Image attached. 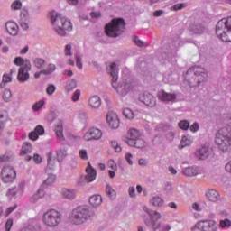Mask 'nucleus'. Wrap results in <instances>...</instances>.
<instances>
[{
  "label": "nucleus",
  "instance_id": "1",
  "mask_svg": "<svg viewBox=\"0 0 231 231\" xmlns=\"http://www.w3.org/2000/svg\"><path fill=\"white\" fill-rule=\"evenodd\" d=\"M208 79L207 69L199 66L189 68L184 75V79L189 88H198L207 82Z\"/></svg>",
  "mask_w": 231,
  "mask_h": 231
},
{
  "label": "nucleus",
  "instance_id": "2",
  "mask_svg": "<svg viewBox=\"0 0 231 231\" xmlns=\"http://www.w3.org/2000/svg\"><path fill=\"white\" fill-rule=\"evenodd\" d=\"M107 72L112 77V88L116 89L118 95L121 97H125V95L131 91V83L123 81L118 85L116 84V82H118V67L116 66V62H113L110 65V67L107 69Z\"/></svg>",
  "mask_w": 231,
  "mask_h": 231
},
{
  "label": "nucleus",
  "instance_id": "3",
  "mask_svg": "<svg viewBox=\"0 0 231 231\" xmlns=\"http://www.w3.org/2000/svg\"><path fill=\"white\" fill-rule=\"evenodd\" d=\"M143 210L146 212V214H148L150 217L144 219V225H146L148 228H152L153 231L160 230V228H162L160 231L171 230V226H169V224L163 225L162 226V223L158 221L159 219H162V214H160V212L149 209L147 207H144Z\"/></svg>",
  "mask_w": 231,
  "mask_h": 231
},
{
  "label": "nucleus",
  "instance_id": "4",
  "mask_svg": "<svg viewBox=\"0 0 231 231\" xmlns=\"http://www.w3.org/2000/svg\"><path fill=\"white\" fill-rule=\"evenodd\" d=\"M90 217L91 211H89V208L88 206H79L71 211L69 221L71 225L79 226L87 223Z\"/></svg>",
  "mask_w": 231,
  "mask_h": 231
},
{
  "label": "nucleus",
  "instance_id": "5",
  "mask_svg": "<svg viewBox=\"0 0 231 231\" xmlns=\"http://www.w3.org/2000/svg\"><path fill=\"white\" fill-rule=\"evenodd\" d=\"M215 143L218 145V149L224 152L231 151V131L223 127L216 134Z\"/></svg>",
  "mask_w": 231,
  "mask_h": 231
},
{
  "label": "nucleus",
  "instance_id": "6",
  "mask_svg": "<svg viewBox=\"0 0 231 231\" xmlns=\"http://www.w3.org/2000/svg\"><path fill=\"white\" fill-rule=\"evenodd\" d=\"M125 32V21L123 18H115L105 26V33L107 37H120Z\"/></svg>",
  "mask_w": 231,
  "mask_h": 231
},
{
  "label": "nucleus",
  "instance_id": "7",
  "mask_svg": "<svg viewBox=\"0 0 231 231\" xmlns=\"http://www.w3.org/2000/svg\"><path fill=\"white\" fill-rule=\"evenodd\" d=\"M17 178V172H15V170L12 166L5 165L2 168L1 171V179L3 183L11 184L15 181V179Z\"/></svg>",
  "mask_w": 231,
  "mask_h": 231
},
{
  "label": "nucleus",
  "instance_id": "8",
  "mask_svg": "<svg viewBox=\"0 0 231 231\" xmlns=\"http://www.w3.org/2000/svg\"><path fill=\"white\" fill-rule=\"evenodd\" d=\"M30 71H32V63L30 62V60H26L25 65L20 67V69H18V82H20L21 84L28 82V80L30 79Z\"/></svg>",
  "mask_w": 231,
  "mask_h": 231
},
{
  "label": "nucleus",
  "instance_id": "9",
  "mask_svg": "<svg viewBox=\"0 0 231 231\" xmlns=\"http://www.w3.org/2000/svg\"><path fill=\"white\" fill-rule=\"evenodd\" d=\"M43 223L47 226H57L59 225V211L55 209H50L43 214Z\"/></svg>",
  "mask_w": 231,
  "mask_h": 231
},
{
  "label": "nucleus",
  "instance_id": "10",
  "mask_svg": "<svg viewBox=\"0 0 231 231\" xmlns=\"http://www.w3.org/2000/svg\"><path fill=\"white\" fill-rule=\"evenodd\" d=\"M188 30L194 35H203V33H207L208 32L207 26L199 22H194L190 23L188 27Z\"/></svg>",
  "mask_w": 231,
  "mask_h": 231
},
{
  "label": "nucleus",
  "instance_id": "11",
  "mask_svg": "<svg viewBox=\"0 0 231 231\" xmlns=\"http://www.w3.org/2000/svg\"><path fill=\"white\" fill-rule=\"evenodd\" d=\"M195 226L202 231H217V223L214 220H202L198 222Z\"/></svg>",
  "mask_w": 231,
  "mask_h": 231
},
{
  "label": "nucleus",
  "instance_id": "12",
  "mask_svg": "<svg viewBox=\"0 0 231 231\" xmlns=\"http://www.w3.org/2000/svg\"><path fill=\"white\" fill-rule=\"evenodd\" d=\"M87 175L81 177L78 181L79 187H84L86 183H91L97 180V170H91L90 168L86 169Z\"/></svg>",
  "mask_w": 231,
  "mask_h": 231
},
{
  "label": "nucleus",
  "instance_id": "13",
  "mask_svg": "<svg viewBox=\"0 0 231 231\" xmlns=\"http://www.w3.org/2000/svg\"><path fill=\"white\" fill-rule=\"evenodd\" d=\"M59 17L61 21V27H59V35L66 37V32H71L73 30V23H71V21L68 20L66 17L60 16V14Z\"/></svg>",
  "mask_w": 231,
  "mask_h": 231
},
{
  "label": "nucleus",
  "instance_id": "14",
  "mask_svg": "<svg viewBox=\"0 0 231 231\" xmlns=\"http://www.w3.org/2000/svg\"><path fill=\"white\" fill-rule=\"evenodd\" d=\"M139 100L148 107H154L156 106V97L151 93H141Z\"/></svg>",
  "mask_w": 231,
  "mask_h": 231
},
{
  "label": "nucleus",
  "instance_id": "15",
  "mask_svg": "<svg viewBox=\"0 0 231 231\" xmlns=\"http://www.w3.org/2000/svg\"><path fill=\"white\" fill-rule=\"evenodd\" d=\"M106 120L112 129H118L120 127V119L115 112H108Z\"/></svg>",
  "mask_w": 231,
  "mask_h": 231
},
{
  "label": "nucleus",
  "instance_id": "16",
  "mask_svg": "<svg viewBox=\"0 0 231 231\" xmlns=\"http://www.w3.org/2000/svg\"><path fill=\"white\" fill-rule=\"evenodd\" d=\"M158 98L162 100V102H176V99L178 98V95L174 93H168L165 92V90H161L158 92Z\"/></svg>",
  "mask_w": 231,
  "mask_h": 231
},
{
  "label": "nucleus",
  "instance_id": "17",
  "mask_svg": "<svg viewBox=\"0 0 231 231\" xmlns=\"http://www.w3.org/2000/svg\"><path fill=\"white\" fill-rule=\"evenodd\" d=\"M84 138L87 142H90V140H100L102 138V131L97 128H91L85 134Z\"/></svg>",
  "mask_w": 231,
  "mask_h": 231
},
{
  "label": "nucleus",
  "instance_id": "18",
  "mask_svg": "<svg viewBox=\"0 0 231 231\" xmlns=\"http://www.w3.org/2000/svg\"><path fill=\"white\" fill-rule=\"evenodd\" d=\"M216 33L217 37L223 41V42H231V30L230 29H219V33L217 32V25H216Z\"/></svg>",
  "mask_w": 231,
  "mask_h": 231
},
{
  "label": "nucleus",
  "instance_id": "19",
  "mask_svg": "<svg viewBox=\"0 0 231 231\" xmlns=\"http://www.w3.org/2000/svg\"><path fill=\"white\" fill-rule=\"evenodd\" d=\"M48 17L51 21V24L54 32L59 33V23H57V19H59V14L55 10H52L48 14Z\"/></svg>",
  "mask_w": 231,
  "mask_h": 231
},
{
  "label": "nucleus",
  "instance_id": "20",
  "mask_svg": "<svg viewBox=\"0 0 231 231\" xmlns=\"http://www.w3.org/2000/svg\"><path fill=\"white\" fill-rule=\"evenodd\" d=\"M5 30L9 35L15 37L19 33V25L15 22H7L5 23Z\"/></svg>",
  "mask_w": 231,
  "mask_h": 231
},
{
  "label": "nucleus",
  "instance_id": "21",
  "mask_svg": "<svg viewBox=\"0 0 231 231\" xmlns=\"http://www.w3.org/2000/svg\"><path fill=\"white\" fill-rule=\"evenodd\" d=\"M223 28H225V30H231V16L218 21L217 23V32L218 34H220L219 30H223Z\"/></svg>",
  "mask_w": 231,
  "mask_h": 231
},
{
  "label": "nucleus",
  "instance_id": "22",
  "mask_svg": "<svg viewBox=\"0 0 231 231\" xmlns=\"http://www.w3.org/2000/svg\"><path fill=\"white\" fill-rule=\"evenodd\" d=\"M127 144L130 147H135L136 149H144V147L147 146V143H145V141L140 137L135 140H128Z\"/></svg>",
  "mask_w": 231,
  "mask_h": 231
},
{
  "label": "nucleus",
  "instance_id": "23",
  "mask_svg": "<svg viewBox=\"0 0 231 231\" xmlns=\"http://www.w3.org/2000/svg\"><path fill=\"white\" fill-rule=\"evenodd\" d=\"M206 197L213 203L221 200V195H219L216 189H209L208 192L206 193Z\"/></svg>",
  "mask_w": 231,
  "mask_h": 231
},
{
  "label": "nucleus",
  "instance_id": "24",
  "mask_svg": "<svg viewBox=\"0 0 231 231\" xmlns=\"http://www.w3.org/2000/svg\"><path fill=\"white\" fill-rule=\"evenodd\" d=\"M196 155L199 158V160H207V158L210 156V150L208 147L203 146L197 150Z\"/></svg>",
  "mask_w": 231,
  "mask_h": 231
},
{
  "label": "nucleus",
  "instance_id": "25",
  "mask_svg": "<svg viewBox=\"0 0 231 231\" xmlns=\"http://www.w3.org/2000/svg\"><path fill=\"white\" fill-rule=\"evenodd\" d=\"M88 104L90 107H93V109H98V107L102 106V100L100 99V97L93 96L89 98Z\"/></svg>",
  "mask_w": 231,
  "mask_h": 231
},
{
  "label": "nucleus",
  "instance_id": "26",
  "mask_svg": "<svg viewBox=\"0 0 231 231\" xmlns=\"http://www.w3.org/2000/svg\"><path fill=\"white\" fill-rule=\"evenodd\" d=\"M199 173V171L198 170V167L189 166L182 170V174L188 177L198 176Z\"/></svg>",
  "mask_w": 231,
  "mask_h": 231
},
{
  "label": "nucleus",
  "instance_id": "27",
  "mask_svg": "<svg viewBox=\"0 0 231 231\" xmlns=\"http://www.w3.org/2000/svg\"><path fill=\"white\" fill-rule=\"evenodd\" d=\"M140 138V133L136 129H130L128 131V137H124L123 140L127 143L129 140H137Z\"/></svg>",
  "mask_w": 231,
  "mask_h": 231
},
{
  "label": "nucleus",
  "instance_id": "28",
  "mask_svg": "<svg viewBox=\"0 0 231 231\" xmlns=\"http://www.w3.org/2000/svg\"><path fill=\"white\" fill-rule=\"evenodd\" d=\"M61 196L65 199H69L70 201H73V199H75V197H76L75 191H73L71 189H68L66 188H63L61 189Z\"/></svg>",
  "mask_w": 231,
  "mask_h": 231
},
{
  "label": "nucleus",
  "instance_id": "29",
  "mask_svg": "<svg viewBox=\"0 0 231 231\" xmlns=\"http://www.w3.org/2000/svg\"><path fill=\"white\" fill-rule=\"evenodd\" d=\"M89 203L92 205L95 208L97 207H100L102 205V196L100 195H94L89 198Z\"/></svg>",
  "mask_w": 231,
  "mask_h": 231
},
{
  "label": "nucleus",
  "instance_id": "30",
  "mask_svg": "<svg viewBox=\"0 0 231 231\" xmlns=\"http://www.w3.org/2000/svg\"><path fill=\"white\" fill-rule=\"evenodd\" d=\"M30 152H32V143L24 142L20 152V156H25V154H30Z\"/></svg>",
  "mask_w": 231,
  "mask_h": 231
},
{
  "label": "nucleus",
  "instance_id": "31",
  "mask_svg": "<svg viewBox=\"0 0 231 231\" xmlns=\"http://www.w3.org/2000/svg\"><path fill=\"white\" fill-rule=\"evenodd\" d=\"M106 194L110 199H116V190H115L109 184H107L106 187Z\"/></svg>",
  "mask_w": 231,
  "mask_h": 231
},
{
  "label": "nucleus",
  "instance_id": "32",
  "mask_svg": "<svg viewBox=\"0 0 231 231\" xmlns=\"http://www.w3.org/2000/svg\"><path fill=\"white\" fill-rule=\"evenodd\" d=\"M150 203L153 205V207H163V204L165 203V201L163 200V199L160 197H153L150 200Z\"/></svg>",
  "mask_w": 231,
  "mask_h": 231
},
{
  "label": "nucleus",
  "instance_id": "33",
  "mask_svg": "<svg viewBox=\"0 0 231 231\" xmlns=\"http://www.w3.org/2000/svg\"><path fill=\"white\" fill-rule=\"evenodd\" d=\"M46 194V192H44V189L42 188L38 190V193L33 195L30 201L31 203H37V200L39 199V198H44V195Z\"/></svg>",
  "mask_w": 231,
  "mask_h": 231
},
{
  "label": "nucleus",
  "instance_id": "34",
  "mask_svg": "<svg viewBox=\"0 0 231 231\" xmlns=\"http://www.w3.org/2000/svg\"><path fill=\"white\" fill-rule=\"evenodd\" d=\"M55 162L53 161V153L51 152H49L47 153V169L52 171Z\"/></svg>",
  "mask_w": 231,
  "mask_h": 231
},
{
  "label": "nucleus",
  "instance_id": "35",
  "mask_svg": "<svg viewBox=\"0 0 231 231\" xmlns=\"http://www.w3.org/2000/svg\"><path fill=\"white\" fill-rule=\"evenodd\" d=\"M77 88V80L75 79H69L67 81L65 89L69 93V91H73Z\"/></svg>",
  "mask_w": 231,
  "mask_h": 231
},
{
  "label": "nucleus",
  "instance_id": "36",
  "mask_svg": "<svg viewBox=\"0 0 231 231\" xmlns=\"http://www.w3.org/2000/svg\"><path fill=\"white\" fill-rule=\"evenodd\" d=\"M26 60H28V59L24 60L22 57H16L14 60V64H15V66H20V68H23V66H26Z\"/></svg>",
  "mask_w": 231,
  "mask_h": 231
},
{
  "label": "nucleus",
  "instance_id": "37",
  "mask_svg": "<svg viewBox=\"0 0 231 231\" xmlns=\"http://www.w3.org/2000/svg\"><path fill=\"white\" fill-rule=\"evenodd\" d=\"M2 98L5 102H11L12 100V92L10 91V89H5Z\"/></svg>",
  "mask_w": 231,
  "mask_h": 231
},
{
  "label": "nucleus",
  "instance_id": "38",
  "mask_svg": "<svg viewBox=\"0 0 231 231\" xmlns=\"http://www.w3.org/2000/svg\"><path fill=\"white\" fill-rule=\"evenodd\" d=\"M14 160V155L12 153H5L4 155H0V163L5 162H12Z\"/></svg>",
  "mask_w": 231,
  "mask_h": 231
},
{
  "label": "nucleus",
  "instance_id": "39",
  "mask_svg": "<svg viewBox=\"0 0 231 231\" xmlns=\"http://www.w3.org/2000/svg\"><path fill=\"white\" fill-rule=\"evenodd\" d=\"M123 115L124 116H125V118H128L129 120H133V118H134V113H133V110H131L130 108H125L123 111Z\"/></svg>",
  "mask_w": 231,
  "mask_h": 231
},
{
  "label": "nucleus",
  "instance_id": "40",
  "mask_svg": "<svg viewBox=\"0 0 231 231\" xmlns=\"http://www.w3.org/2000/svg\"><path fill=\"white\" fill-rule=\"evenodd\" d=\"M179 127L180 129H182L183 131H188L189 127H190V123L187 120H182L179 122Z\"/></svg>",
  "mask_w": 231,
  "mask_h": 231
},
{
  "label": "nucleus",
  "instance_id": "41",
  "mask_svg": "<svg viewBox=\"0 0 231 231\" xmlns=\"http://www.w3.org/2000/svg\"><path fill=\"white\" fill-rule=\"evenodd\" d=\"M66 156H68V148L66 146H64L63 148H60V150L59 162H62L64 160V158H66Z\"/></svg>",
  "mask_w": 231,
  "mask_h": 231
},
{
  "label": "nucleus",
  "instance_id": "42",
  "mask_svg": "<svg viewBox=\"0 0 231 231\" xmlns=\"http://www.w3.org/2000/svg\"><path fill=\"white\" fill-rule=\"evenodd\" d=\"M55 182V177L53 175L49 176L47 180L42 184V189H44L46 185H51Z\"/></svg>",
  "mask_w": 231,
  "mask_h": 231
},
{
  "label": "nucleus",
  "instance_id": "43",
  "mask_svg": "<svg viewBox=\"0 0 231 231\" xmlns=\"http://www.w3.org/2000/svg\"><path fill=\"white\" fill-rule=\"evenodd\" d=\"M11 8L12 10H21V8H23V3L21 0H15L12 3Z\"/></svg>",
  "mask_w": 231,
  "mask_h": 231
},
{
  "label": "nucleus",
  "instance_id": "44",
  "mask_svg": "<svg viewBox=\"0 0 231 231\" xmlns=\"http://www.w3.org/2000/svg\"><path fill=\"white\" fill-rule=\"evenodd\" d=\"M64 127L62 126V121H60V128H59V140L60 142H65L66 141V137H64Z\"/></svg>",
  "mask_w": 231,
  "mask_h": 231
},
{
  "label": "nucleus",
  "instance_id": "45",
  "mask_svg": "<svg viewBox=\"0 0 231 231\" xmlns=\"http://www.w3.org/2000/svg\"><path fill=\"white\" fill-rule=\"evenodd\" d=\"M47 120L50 124H53L57 120V114L54 111H51L47 116Z\"/></svg>",
  "mask_w": 231,
  "mask_h": 231
},
{
  "label": "nucleus",
  "instance_id": "46",
  "mask_svg": "<svg viewBox=\"0 0 231 231\" xmlns=\"http://www.w3.org/2000/svg\"><path fill=\"white\" fill-rule=\"evenodd\" d=\"M45 102L44 100H40L33 104L32 109L33 111H39L40 109H42V106H44Z\"/></svg>",
  "mask_w": 231,
  "mask_h": 231
},
{
  "label": "nucleus",
  "instance_id": "47",
  "mask_svg": "<svg viewBox=\"0 0 231 231\" xmlns=\"http://www.w3.org/2000/svg\"><path fill=\"white\" fill-rule=\"evenodd\" d=\"M220 226L221 228H230L231 227V221L228 218L224 220H220Z\"/></svg>",
  "mask_w": 231,
  "mask_h": 231
},
{
  "label": "nucleus",
  "instance_id": "48",
  "mask_svg": "<svg viewBox=\"0 0 231 231\" xmlns=\"http://www.w3.org/2000/svg\"><path fill=\"white\" fill-rule=\"evenodd\" d=\"M187 145H190V139L187 138V136H183L180 147V149H183L184 147H187Z\"/></svg>",
  "mask_w": 231,
  "mask_h": 231
},
{
  "label": "nucleus",
  "instance_id": "49",
  "mask_svg": "<svg viewBox=\"0 0 231 231\" xmlns=\"http://www.w3.org/2000/svg\"><path fill=\"white\" fill-rule=\"evenodd\" d=\"M44 60L43 59H41V58H36L34 60V66L36 68H38V69H41V68H42V66H44Z\"/></svg>",
  "mask_w": 231,
  "mask_h": 231
},
{
  "label": "nucleus",
  "instance_id": "50",
  "mask_svg": "<svg viewBox=\"0 0 231 231\" xmlns=\"http://www.w3.org/2000/svg\"><path fill=\"white\" fill-rule=\"evenodd\" d=\"M133 41H134V42H135L136 46H139V48H143V46H145V42L143 41L140 40V38H138V36H134Z\"/></svg>",
  "mask_w": 231,
  "mask_h": 231
},
{
  "label": "nucleus",
  "instance_id": "51",
  "mask_svg": "<svg viewBox=\"0 0 231 231\" xmlns=\"http://www.w3.org/2000/svg\"><path fill=\"white\" fill-rule=\"evenodd\" d=\"M56 89H57V88L55 87V85L51 84L47 87L46 93H47V95L51 96L55 93Z\"/></svg>",
  "mask_w": 231,
  "mask_h": 231
},
{
  "label": "nucleus",
  "instance_id": "52",
  "mask_svg": "<svg viewBox=\"0 0 231 231\" xmlns=\"http://www.w3.org/2000/svg\"><path fill=\"white\" fill-rule=\"evenodd\" d=\"M29 138L32 142H37V140H39V134H37V132L35 130H33V131L29 133Z\"/></svg>",
  "mask_w": 231,
  "mask_h": 231
},
{
  "label": "nucleus",
  "instance_id": "53",
  "mask_svg": "<svg viewBox=\"0 0 231 231\" xmlns=\"http://www.w3.org/2000/svg\"><path fill=\"white\" fill-rule=\"evenodd\" d=\"M76 57V66L79 69H82V57L79 55V52L75 54Z\"/></svg>",
  "mask_w": 231,
  "mask_h": 231
},
{
  "label": "nucleus",
  "instance_id": "54",
  "mask_svg": "<svg viewBox=\"0 0 231 231\" xmlns=\"http://www.w3.org/2000/svg\"><path fill=\"white\" fill-rule=\"evenodd\" d=\"M53 71H55V65H49V69H43L42 70V73H43V75H51V73H53Z\"/></svg>",
  "mask_w": 231,
  "mask_h": 231
},
{
  "label": "nucleus",
  "instance_id": "55",
  "mask_svg": "<svg viewBox=\"0 0 231 231\" xmlns=\"http://www.w3.org/2000/svg\"><path fill=\"white\" fill-rule=\"evenodd\" d=\"M111 145L114 147L116 152H122V146L116 141H112Z\"/></svg>",
  "mask_w": 231,
  "mask_h": 231
},
{
  "label": "nucleus",
  "instance_id": "56",
  "mask_svg": "<svg viewBox=\"0 0 231 231\" xmlns=\"http://www.w3.org/2000/svg\"><path fill=\"white\" fill-rule=\"evenodd\" d=\"M18 190L19 189H17V187L10 188L6 193V196H11L12 198H14V196H16Z\"/></svg>",
  "mask_w": 231,
  "mask_h": 231
},
{
  "label": "nucleus",
  "instance_id": "57",
  "mask_svg": "<svg viewBox=\"0 0 231 231\" xmlns=\"http://www.w3.org/2000/svg\"><path fill=\"white\" fill-rule=\"evenodd\" d=\"M34 131L37 133L38 136H42V134H44V126L39 125L34 128Z\"/></svg>",
  "mask_w": 231,
  "mask_h": 231
},
{
  "label": "nucleus",
  "instance_id": "58",
  "mask_svg": "<svg viewBox=\"0 0 231 231\" xmlns=\"http://www.w3.org/2000/svg\"><path fill=\"white\" fill-rule=\"evenodd\" d=\"M32 159H33L34 163H36V165L42 163V157H41L39 155V153H34Z\"/></svg>",
  "mask_w": 231,
  "mask_h": 231
},
{
  "label": "nucleus",
  "instance_id": "59",
  "mask_svg": "<svg viewBox=\"0 0 231 231\" xmlns=\"http://www.w3.org/2000/svg\"><path fill=\"white\" fill-rule=\"evenodd\" d=\"M12 226H14V220L12 218H9L5 223V231L12 230Z\"/></svg>",
  "mask_w": 231,
  "mask_h": 231
},
{
  "label": "nucleus",
  "instance_id": "60",
  "mask_svg": "<svg viewBox=\"0 0 231 231\" xmlns=\"http://www.w3.org/2000/svg\"><path fill=\"white\" fill-rule=\"evenodd\" d=\"M80 99V90H76L72 95V101L79 102Z\"/></svg>",
  "mask_w": 231,
  "mask_h": 231
},
{
  "label": "nucleus",
  "instance_id": "61",
  "mask_svg": "<svg viewBox=\"0 0 231 231\" xmlns=\"http://www.w3.org/2000/svg\"><path fill=\"white\" fill-rule=\"evenodd\" d=\"M164 190H165L166 194H172V184L167 182L165 184Z\"/></svg>",
  "mask_w": 231,
  "mask_h": 231
},
{
  "label": "nucleus",
  "instance_id": "62",
  "mask_svg": "<svg viewBox=\"0 0 231 231\" xmlns=\"http://www.w3.org/2000/svg\"><path fill=\"white\" fill-rule=\"evenodd\" d=\"M185 6H187V4L185 3L176 4L175 5H173V10H175V12H178V10H182V8H185Z\"/></svg>",
  "mask_w": 231,
  "mask_h": 231
},
{
  "label": "nucleus",
  "instance_id": "63",
  "mask_svg": "<svg viewBox=\"0 0 231 231\" xmlns=\"http://www.w3.org/2000/svg\"><path fill=\"white\" fill-rule=\"evenodd\" d=\"M79 156H80L81 160H88V158H89L88 156V151H86V150H80Z\"/></svg>",
  "mask_w": 231,
  "mask_h": 231
},
{
  "label": "nucleus",
  "instance_id": "64",
  "mask_svg": "<svg viewBox=\"0 0 231 231\" xmlns=\"http://www.w3.org/2000/svg\"><path fill=\"white\" fill-rule=\"evenodd\" d=\"M19 231H37V228H35V226H29L20 229Z\"/></svg>",
  "mask_w": 231,
  "mask_h": 231
}]
</instances>
